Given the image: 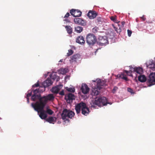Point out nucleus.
Here are the masks:
<instances>
[{
	"mask_svg": "<svg viewBox=\"0 0 155 155\" xmlns=\"http://www.w3.org/2000/svg\"><path fill=\"white\" fill-rule=\"evenodd\" d=\"M109 103L107 102L106 97H104L96 98L95 100L92 101L91 103V107L96 108L97 106L101 107L106 105Z\"/></svg>",
	"mask_w": 155,
	"mask_h": 155,
	"instance_id": "nucleus-1",
	"label": "nucleus"
},
{
	"mask_svg": "<svg viewBox=\"0 0 155 155\" xmlns=\"http://www.w3.org/2000/svg\"><path fill=\"white\" fill-rule=\"evenodd\" d=\"M81 108V113L87 116L89 114L90 112L89 109L87 107L85 103L81 102L76 105L75 109L77 114L80 113Z\"/></svg>",
	"mask_w": 155,
	"mask_h": 155,
	"instance_id": "nucleus-2",
	"label": "nucleus"
},
{
	"mask_svg": "<svg viewBox=\"0 0 155 155\" xmlns=\"http://www.w3.org/2000/svg\"><path fill=\"white\" fill-rule=\"evenodd\" d=\"M92 81L95 83L94 84L95 86L92 84V92L91 95L93 96H97L100 93V91L101 88V81L100 79H97L96 81L92 80Z\"/></svg>",
	"mask_w": 155,
	"mask_h": 155,
	"instance_id": "nucleus-3",
	"label": "nucleus"
},
{
	"mask_svg": "<svg viewBox=\"0 0 155 155\" xmlns=\"http://www.w3.org/2000/svg\"><path fill=\"white\" fill-rule=\"evenodd\" d=\"M46 96H44L41 97L40 96V98L39 100V101H37L35 103H33L31 104L32 107L34 106L38 107L44 108L45 106L47 103L48 100Z\"/></svg>",
	"mask_w": 155,
	"mask_h": 155,
	"instance_id": "nucleus-4",
	"label": "nucleus"
},
{
	"mask_svg": "<svg viewBox=\"0 0 155 155\" xmlns=\"http://www.w3.org/2000/svg\"><path fill=\"white\" fill-rule=\"evenodd\" d=\"M74 112L72 111L65 109L63 110L61 116L63 120H64L65 121L67 120L69 121L67 118H72L74 116Z\"/></svg>",
	"mask_w": 155,
	"mask_h": 155,
	"instance_id": "nucleus-5",
	"label": "nucleus"
},
{
	"mask_svg": "<svg viewBox=\"0 0 155 155\" xmlns=\"http://www.w3.org/2000/svg\"><path fill=\"white\" fill-rule=\"evenodd\" d=\"M97 41L96 37L94 35L89 34L87 35L86 41L90 46H93Z\"/></svg>",
	"mask_w": 155,
	"mask_h": 155,
	"instance_id": "nucleus-6",
	"label": "nucleus"
},
{
	"mask_svg": "<svg viewBox=\"0 0 155 155\" xmlns=\"http://www.w3.org/2000/svg\"><path fill=\"white\" fill-rule=\"evenodd\" d=\"M34 110L37 111L38 113H40L39 116L42 119H46L47 117L46 111L44 110V108L38 107L34 106L32 107Z\"/></svg>",
	"mask_w": 155,
	"mask_h": 155,
	"instance_id": "nucleus-7",
	"label": "nucleus"
},
{
	"mask_svg": "<svg viewBox=\"0 0 155 155\" xmlns=\"http://www.w3.org/2000/svg\"><path fill=\"white\" fill-rule=\"evenodd\" d=\"M108 43V39L106 36H100L97 42V44L100 46H105Z\"/></svg>",
	"mask_w": 155,
	"mask_h": 155,
	"instance_id": "nucleus-8",
	"label": "nucleus"
},
{
	"mask_svg": "<svg viewBox=\"0 0 155 155\" xmlns=\"http://www.w3.org/2000/svg\"><path fill=\"white\" fill-rule=\"evenodd\" d=\"M119 23H120V22L118 21L117 24V25H115L113 24L112 26L117 33L120 34L122 30V28L124 27L125 22L124 21H122L120 23L121 25L119 24Z\"/></svg>",
	"mask_w": 155,
	"mask_h": 155,
	"instance_id": "nucleus-9",
	"label": "nucleus"
},
{
	"mask_svg": "<svg viewBox=\"0 0 155 155\" xmlns=\"http://www.w3.org/2000/svg\"><path fill=\"white\" fill-rule=\"evenodd\" d=\"M149 85L151 86L155 84V73H151L147 80Z\"/></svg>",
	"mask_w": 155,
	"mask_h": 155,
	"instance_id": "nucleus-10",
	"label": "nucleus"
},
{
	"mask_svg": "<svg viewBox=\"0 0 155 155\" xmlns=\"http://www.w3.org/2000/svg\"><path fill=\"white\" fill-rule=\"evenodd\" d=\"M71 15L74 17H76L80 16L81 15V12L78 9H71L70 11Z\"/></svg>",
	"mask_w": 155,
	"mask_h": 155,
	"instance_id": "nucleus-11",
	"label": "nucleus"
},
{
	"mask_svg": "<svg viewBox=\"0 0 155 155\" xmlns=\"http://www.w3.org/2000/svg\"><path fill=\"white\" fill-rule=\"evenodd\" d=\"M81 90L83 93L86 94L88 93L90 89L86 84H83L81 85Z\"/></svg>",
	"mask_w": 155,
	"mask_h": 155,
	"instance_id": "nucleus-12",
	"label": "nucleus"
},
{
	"mask_svg": "<svg viewBox=\"0 0 155 155\" xmlns=\"http://www.w3.org/2000/svg\"><path fill=\"white\" fill-rule=\"evenodd\" d=\"M97 15V13L93 10H90L87 14V16L90 19H92L95 18Z\"/></svg>",
	"mask_w": 155,
	"mask_h": 155,
	"instance_id": "nucleus-13",
	"label": "nucleus"
},
{
	"mask_svg": "<svg viewBox=\"0 0 155 155\" xmlns=\"http://www.w3.org/2000/svg\"><path fill=\"white\" fill-rule=\"evenodd\" d=\"M53 82L51 80V78H48L47 80L44 81L43 85L44 87V89L45 87H49L51 85Z\"/></svg>",
	"mask_w": 155,
	"mask_h": 155,
	"instance_id": "nucleus-14",
	"label": "nucleus"
},
{
	"mask_svg": "<svg viewBox=\"0 0 155 155\" xmlns=\"http://www.w3.org/2000/svg\"><path fill=\"white\" fill-rule=\"evenodd\" d=\"M74 22L77 24H78L82 25H86V22L84 20L79 18H74Z\"/></svg>",
	"mask_w": 155,
	"mask_h": 155,
	"instance_id": "nucleus-15",
	"label": "nucleus"
},
{
	"mask_svg": "<svg viewBox=\"0 0 155 155\" xmlns=\"http://www.w3.org/2000/svg\"><path fill=\"white\" fill-rule=\"evenodd\" d=\"M62 87L63 85L62 84H59L56 87H53L52 89V91L54 93L57 94Z\"/></svg>",
	"mask_w": 155,
	"mask_h": 155,
	"instance_id": "nucleus-16",
	"label": "nucleus"
},
{
	"mask_svg": "<svg viewBox=\"0 0 155 155\" xmlns=\"http://www.w3.org/2000/svg\"><path fill=\"white\" fill-rule=\"evenodd\" d=\"M65 99H67L68 102H69L70 101H72L75 99V96L72 93L68 94L67 96H65Z\"/></svg>",
	"mask_w": 155,
	"mask_h": 155,
	"instance_id": "nucleus-17",
	"label": "nucleus"
},
{
	"mask_svg": "<svg viewBox=\"0 0 155 155\" xmlns=\"http://www.w3.org/2000/svg\"><path fill=\"white\" fill-rule=\"evenodd\" d=\"M80 55L79 54H74L71 57L70 61L71 62L76 61L77 60L80 58Z\"/></svg>",
	"mask_w": 155,
	"mask_h": 155,
	"instance_id": "nucleus-18",
	"label": "nucleus"
},
{
	"mask_svg": "<svg viewBox=\"0 0 155 155\" xmlns=\"http://www.w3.org/2000/svg\"><path fill=\"white\" fill-rule=\"evenodd\" d=\"M76 41L80 44H84L85 42L84 38L82 36H78L76 38Z\"/></svg>",
	"mask_w": 155,
	"mask_h": 155,
	"instance_id": "nucleus-19",
	"label": "nucleus"
},
{
	"mask_svg": "<svg viewBox=\"0 0 155 155\" xmlns=\"http://www.w3.org/2000/svg\"><path fill=\"white\" fill-rule=\"evenodd\" d=\"M56 118L55 117H50L46 119V120L51 124H54V122L56 121Z\"/></svg>",
	"mask_w": 155,
	"mask_h": 155,
	"instance_id": "nucleus-20",
	"label": "nucleus"
},
{
	"mask_svg": "<svg viewBox=\"0 0 155 155\" xmlns=\"http://www.w3.org/2000/svg\"><path fill=\"white\" fill-rule=\"evenodd\" d=\"M117 77L116 79L117 78H122L124 80L126 81H128L127 78L124 76L123 74H118L116 76Z\"/></svg>",
	"mask_w": 155,
	"mask_h": 155,
	"instance_id": "nucleus-21",
	"label": "nucleus"
},
{
	"mask_svg": "<svg viewBox=\"0 0 155 155\" xmlns=\"http://www.w3.org/2000/svg\"><path fill=\"white\" fill-rule=\"evenodd\" d=\"M138 80L141 82H143L146 81L147 78L144 75H140L138 77Z\"/></svg>",
	"mask_w": 155,
	"mask_h": 155,
	"instance_id": "nucleus-22",
	"label": "nucleus"
},
{
	"mask_svg": "<svg viewBox=\"0 0 155 155\" xmlns=\"http://www.w3.org/2000/svg\"><path fill=\"white\" fill-rule=\"evenodd\" d=\"M40 94H33L31 97V100L33 101H35L37 99L39 100L40 97Z\"/></svg>",
	"mask_w": 155,
	"mask_h": 155,
	"instance_id": "nucleus-23",
	"label": "nucleus"
},
{
	"mask_svg": "<svg viewBox=\"0 0 155 155\" xmlns=\"http://www.w3.org/2000/svg\"><path fill=\"white\" fill-rule=\"evenodd\" d=\"M67 32L69 34H71L72 32V29L70 26L67 25L65 26Z\"/></svg>",
	"mask_w": 155,
	"mask_h": 155,
	"instance_id": "nucleus-24",
	"label": "nucleus"
},
{
	"mask_svg": "<svg viewBox=\"0 0 155 155\" xmlns=\"http://www.w3.org/2000/svg\"><path fill=\"white\" fill-rule=\"evenodd\" d=\"M83 29V28L80 26H77L75 28V31L78 33L81 32L82 31Z\"/></svg>",
	"mask_w": 155,
	"mask_h": 155,
	"instance_id": "nucleus-25",
	"label": "nucleus"
},
{
	"mask_svg": "<svg viewBox=\"0 0 155 155\" xmlns=\"http://www.w3.org/2000/svg\"><path fill=\"white\" fill-rule=\"evenodd\" d=\"M48 100H53L54 98V97L52 94H49L47 96H46Z\"/></svg>",
	"mask_w": 155,
	"mask_h": 155,
	"instance_id": "nucleus-26",
	"label": "nucleus"
},
{
	"mask_svg": "<svg viewBox=\"0 0 155 155\" xmlns=\"http://www.w3.org/2000/svg\"><path fill=\"white\" fill-rule=\"evenodd\" d=\"M110 19L112 21L115 22L117 23V22H118L117 20V17L116 16H111L110 17Z\"/></svg>",
	"mask_w": 155,
	"mask_h": 155,
	"instance_id": "nucleus-27",
	"label": "nucleus"
},
{
	"mask_svg": "<svg viewBox=\"0 0 155 155\" xmlns=\"http://www.w3.org/2000/svg\"><path fill=\"white\" fill-rule=\"evenodd\" d=\"M41 91H41L40 88L36 89L33 91V92L34 93V94H37V93L39 92H41Z\"/></svg>",
	"mask_w": 155,
	"mask_h": 155,
	"instance_id": "nucleus-28",
	"label": "nucleus"
},
{
	"mask_svg": "<svg viewBox=\"0 0 155 155\" xmlns=\"http://www.w3.org/2000/svg\"><path fill=\"white\" fill-rule=\"evenodd\" d=\"M46 111V113H47L49 115H52L54 113V112L51 109H47Z\"/></svg>",
	"mask_w": 155,
	"mask_h": 155,
	"instance_id": "nucleus-29",
	"label": "nucleus"
},
{
	"mask_svg": "<svg viewBox=\"0 0 155 155\" xmlns=\"http://www.w3.org/2000/svg\"><path fill=\"white\" fill-rule=\"evenodd\" d=\"M68 51V52L67 53V56H68L71 55L74 53L73 51L71 49L69 50Z\"/></svg>",
	"mask_w": 155,
	"mask_h": 155,
	"instance_id": "nucleus-30",
	"label": "nucleus"
},
{
	"mask_svg": "<svg viewBox=\"0 0 155 155\" xmlns=\"http://www.w3.org/2000/svg\"><path fill=\"white\" fill-rule=\"evenodd\" d=\"M66 89V90L69 92H74L75 91V89L74 88L67 87Z\"/></svg>",
	"mask_w": 155,
	"mask_h": 155,
	"instance_id": "nucleus-31",
	"label": "nucleus"
},
{
	"mask_svg": "<svg viewBox=\"0 0 155 155\" xmlns=\"http://www.w3.org/2000/svg\"><path fill=\"white\" fill-rule=\"evenodd\" d=\"M127 91L128 92L130 93L131 94H135V92L134 91L133 89L130 88H127Z\"/></svg>",
	"mask_w": 155,
	"mask_h": 155,
	"instance_id": "nucleus-32",
	"label": "nucleus"
},
{
	"mask_svg": "<svg viewBox=\"0 0 155 155\" xmlns=\"http://www.w3.org/2000/svg\"><path fill=\"white\" fill-rule=\"evenodd\" d=\"M134 69H135V71L137 73V74H140V71L141 72L142 71L143 68H134Z\"/></svg>",
	"mask_w": 155,
	"mask_h": 155,
	"instance_id": "nucleus-33",
	"label": "nucleus"
},
{
	"mask_svg": "<svg viewBox=\"0 0 155 155\" xmlns=\"http://www.w3.org/2000/svg\"><path fill=\"white\" fill-rule=\"evenodd\" d=\"M118 89V87H117V86H114V87L112 90V92L114 94L116 92V91Z\"/></svg>",
	"mask_w": 155,
	"mask_h": 155,
	"instance_id": "nucleus-34",
	"label": "nucleus"
},
{
	"mask_svg": "<svg viewBox=\"0 0 155 155\" xmlns=\"http://www.w3.org/2000/svg\"><path fill=\"white\" fill-rule=\"evenodd\" d=\"M39 86V81H38L35 84L32 86L33 87H38Z\"/></svg>",
	"mask_w": 155,
	"mask_h": 155,
	"instance_id": "nucleus-35",
	"label": "nucleus"
},
{
	"mask_svg": "<svg viewBox=\"0 0 155 155\" xmlns=\"http://www.w3.org/2000/svg\"><path fill=\"white\" fill-rule=\"evenodd\" d=\"M59 94L61 96H63L64 95V91L62 90V91L59 93Z\"/></svg>",
	"mask_w": 155,
	"mask_h": 155,
	"instance_id": "nucleus-36",
	"label": "nucleus"
},
{
	"mask_svg": "<svg viewBox=\"0 0 155 155\" xmlns=\"http://www.w3.org/2000/svg\"><path fill=\"white\" fill-rule=\"evenodd\" d=\"M28 93L27 95V97H30L32 95V91H31L30 92H29V91H28Z\"/></svg>",
	"mask_w": 155,
	"mask_h": 155,
	"instance_id": "nucleus-37",
	"label": "nucleus"
},
{
	"mask_svg": "<svg viewBox=\"0 0 155 155\" xmlns=\"http://www.w3.org/2000/svg\"><path fill=\"white\" fill-rule=\"evenodd\" d=\"M127 33H128V36H130L132 34V31L130 30L129 29L127 30Z\"/></svg>",
	"mask_w": 155,
	"mask_h": 155,
	"instance_id": "nucleus-38",
	"label": "nucleus"
},
{
	"mask_svg": "<svg viewBox=\"0 0 155 155\" xmlns=\"http://www.w3.org/2000/svg\"><path fill=\"white\" fill-rule=\"evenodd\" d=\"M61 71H62L63 69V72H61L62 74H64L66 73L67 72L66 71H65V69H66V68H61Z\"/></svg>",
	"mask_w": 155,
	"mask_h": 155,
	"instance_id": "nucleus-39",
	"label": "nucleus"
},
{
	"mask_svg": "<svg viewBox=\"0 0 155 155\" xmlns=\"http://www.w3.org/2000/svg\"><path fill=\"white\" fill-rule=\"evenodd\" d=\"M56 76H58L56 74H54L53 76H52L51 78L52 79L54 80H55V78H56Z\"/></svg>",
	"mask_w": 155,
	"mask_h": 155,
	"instance_id": "nucleus-40",
	"label": "nucleus"
},
{
	"mask_svg": "<svg viewBox=\"0 0 155 155\" xmlns=\"http://www.w3.org/2000/svg\"><path fill=\"white\" fill-rule=\"evenodd\" d=\"M69 15H70L69 13L68 12H67L66 13V14L65 15V16H64V18H68V17L69 16Z\"/></svg>",
	"mask_w": 155,
	"mask_h": 155,
	"instance_id": "nucleus-41",
	"label": "nucleus"
},
{
	"mask_svg": "<svg viewBox=\"0 0 155 155\" xmlns=\"http://www.w3.org/2000/svg\"><path fill=\"white\" fill-rule=\"evenodd\" d=\"M56 78H55V80L56 81H58L60 80V78L59 76H56Z\"/></svg>",
	"mask_w": 155,
	"mask_h": 155,
	"instance_id": "nucleus-42",
	"label": "nucleus"
},
{
	"mask_svg": "<svg viewBox=\"0 0 155 155\" xmlns=\"http://www.w3.org/2000/svg\"><path fill=\"white\" fill-rule=\"evenodd\" d=\"M129 67H130V68H141L140 67H136L134 66H132V65L130 66H129Z\"/></svg>",
	"mask_w": 155,
	"mask_h": 155,
	"instance_id": "nucleus-43",
	"label": "nucleus"
},
{
	"mask_svg": "<svg viewBox=\"0 0 155 155\" xmlns=\"http://www.w3.org/2000/svg\"><path fill=\"white\" fill-rule=\"evenodd\" d=\"M63 59H61L59 61V63L58 64V65H59V64H60V62L61 63L63 62Z\"/></svg>",
	"mask_w": 155,
	"mask_h": 155,
	"instance_id": "nucleus-44",
	"label": "nucleus"
},
{
	"mask_svg": "<svg viewBox=\"0 0 155 155\" xmlns=\"http://www.w3.org/2000/svg\"><path fill=\"white\" fill-rule=\"evenodd\" d=\"M141 19H142V20H143V21H145L146 18L144 16H143L141 17Z\"/></svg>",
	"mask_w": 155,
	"mask_h": 155,
	"instance_id": "nucleus-45",
	"label": "nucleus"
},
{
	"mask_svg": "<svg viewBox=\"0 0 155 155\" xmlns=\"http://www.w3.org/2000/svg\"><path fill=\"white\" fill-rule=\"evenodd\" d=\"M64 21H66L67 22H70V20L68 19H64Z\"/></svg>",
	"mask_w": 155,
	"mask_h": 155,
	"instance_id": "nucleus-46",
	"label": "nucleus"
},
{
	"mask_svg": "<svg viewBox=\"0 0 155 155\" xmlns=\"http://www.w3.org/2000/svg\"><path fill=\"white\" fill-rule=\"evenodd\" d=\"M97 20L98 21H101V18L100 17H97Z\"/></svg>",
	"mask_w": 155,
	"mask_h": 155,
	"instance_id": "nucleus-47",
	"label": "nucleus"
},
{
	"mask_svg": "<svg viewBox=\"0 0 155 155\" xmlns=\"http://www.w3.org/2000/svg\"><path fill=\"white\" fill-rule=\"evenodd\" d=\"M26 98H27V102L28 103L29 102V97H26Z\"/></svg>",
	"mask_w": 155,
	"mask_h": 155,
	"instance_id": "nucleus-48",
	"label": "nucleus"
},
{
	"mask_svg": "<svg viewBox=\"0 0 155 155\" xmlns=\"http://www.w3.org/2000/svg\"><path fill=\"white\" fill-rule=\"evenodd\" d=\"M148 23H152V22H148Z\"/></svg>",
	"mask_w": 155,
	"mask_h": 155,
	"instance_id": "nucleus-49",
	"label": "nucleus"
},
{
	"mask_svg": "<svg viewBox=\"0 0 155 155\" xmlns=\"http://www.w3.org/2000/svg\"><path fill=\"white\" fill-rule=\"evenodd\" d=\"M126 73H127H127H128V71H126Z\"/></svg>",
	"mask_w": 155,
	"mask_h": 155,
	"instance_id": "nucleus-50",
	"label": "nucleus"
}]
</instances>
